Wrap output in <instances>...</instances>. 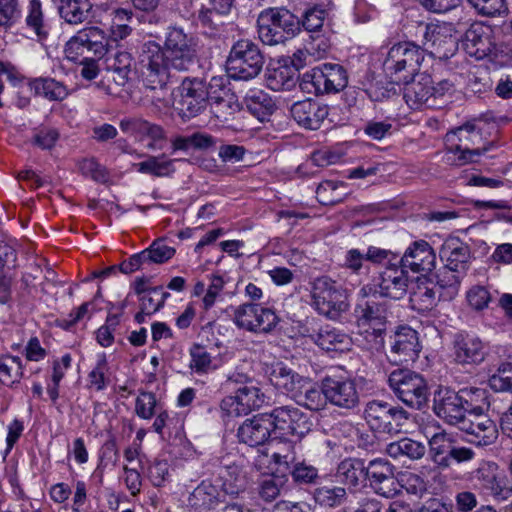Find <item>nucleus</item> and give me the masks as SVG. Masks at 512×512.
Segmentation results:
<instances>
[{"label": "nucleus", "mask_w": 512, "mask_h": 512, "mask_svg": "<svg viewBox=\"0 0 512 512\" xmlns=\"http://www.w3.org/2000/svg\"><path fill=\"white\" fill-rule=\"evenodd\" d=\"M294 400L311 411L324 409L328 400L323 392V379L321 380L320 388L316 387L309 380V384L302 390L301 396L294 397Z\"/></svg>", "instance_id": "obj_44"}, {"label": "nucleus", "mask_w": 512, "mask_h": 512, "mask_svg": "<svg viewBox=\"0 0 512 512\" xmlns=\"http://www.w3.org/2000/svg\"><path fill=\"white\" fill-rule=\"evenodd\" d=\"M244 102L251 114L261 121L271 115L275 108L272 98L262 90H250L245 95Z\"/></svg>", "instance_id": "obj_37"}, {"label": "nucleus", "mask_w": 512, "mask_h": 512, "mask_svg": "<svg viewBox=\"0 0 512 512\" xmlns=\"http://www.w3.org/2000/svg\"><path fill=\"white\" fill-rule=\"evenodd\" d=\"M491 29L476 23L465 32L463 45L467 53L482 59L493 51V43L490 38Z\"/></svg>", "instance_id": "obj_28"}, {"label": "nucleus", "mask_w": 512, "mask_h": 512, "mask_svg": "<svg viewBox=\"0 0 512 512\" xmlns=\"http://www.w3.org/2000/svg\"><path fill=\"white\" fill-rule=\"evenodd\" d=\"M268 378L275 388L282 390L293 399L301 396L302 390L309 384V378L301 376L281 362L270 367Z\"/></svg>", "instance_id": "obj_22"}, {"label": "nucleus", "mask_w": 512, "mask_h": 512, "mask_svg": "<svg viewBox=\"0 0 512 512\" xmlns=\"http://www.w3.org/2000/svg\"><path fill=\"white\" fill-rule=\"evenodd\" d=\"M438 299L435 286L422 281L418 282L410 294L411 306L419 312L432 310L437 305Z\"/></svg>", "instance_id": "obj_38"}, {"label": "nucleus", "mask_w": 512, "mask_h": 512, "mask_svg": "<svg viewBox=\"0 0 512 512\" xmlns=\"http://www.w3.org/2000/svg\"><path fill=\"white\" fill-rule=\"evenodd\" d=\"M378 295L391 299H401L408 289L406 270L400 265L390 264L379 275L377 282Z\"/></svg>", "instance_id": "obj_24"}, {"label": "nucleus", "mask_w": 512, "mask_h": 512, "mask_svg": "<svg viewBox=\"0 0 512 512\" xmlns=\"http://www.w3.org/2000/svg\"><path fill=\"white\" fill-rule=\"evenodd\" d=\"M326 16V10L320 5H315L304 12L300 26L309 32L318 31L322 28Z\"/></svg>", "instance_id": "obj_55"}, {"label": "nucleus", "mask_w": 512, "mask_h": 512, "mask_svg": "<svg viewBox=\"0 0 512 512\" xmlns=\"http://www.w3.org/2000/svg\"><path fill=\"white\" fill-rule=\"evenodd\" d=\"M275 464L288 469L298 459L295 451V444L291 441L284 442L277 451L272 454Z\"/></svg>", "instance_id": "obj_60"}, {"label": "nucleus", "mask_w": 512, "mask_h": 512, "mask_svg": "<svg viewBox=\"0 0 512 512\" xmlns=\"http://www.w3.org/2000/svg\"><path fill=\"white\" fill-rule=\"evenodd\" d=\"M214 481L224 494L230 496L239 495L247 486L246 475L236 464L219 467Z\"/></svg>", "instance_id": "obj_29"}, {"label": "nucleus", "mask_w": 512, "mask_h": 512, "mask_svg": "<svg viewBox=\"0 0 512 512\" xmlns=\"http://www.w3.org/2000/svg\"><path fill=\"white\" fill-rule=\"evenodd\" d=\"M190 357L189 367L197 374H207L217 369L212 356L202 345L194 344L190 348Z\"/></svg>", "instance_id": "obj_47"}, {"label": "nucleus", "mask_w": 512, "mask_h": 512, "mask_svg": "<svg viewBox=\"0 0 512 512\" xmlns=\"http://www.w3.org/2000/svg\"><path fill=\"white\" fill-rule=\"evenodd\" d=\"M459 429L470 436V443L481 447L495 443L498 438L496 424L487 415L466 417Z\"/></svg>", "instance_id": "obj_23"}, {"label": "nucleus", "mask_w": 512, "mask_h": 512, "mask_svg": "<svg viewBox=\"0 0 512 512\" xmlns=\"http://www.w3.org/2000/svg\"><path fill=\"white\" fill-rule=\"evenodd\" d=\"M23 377L21 359L17 356L6 355L0 358V382L4 385L18 383Z\"/></svg>", "instance_id": "obj_46"}, {"label": "nucleus", "mask_w": 512, "mask_h": 512, "mask_svg": "<svg viewBox=\"0 0 512 512\" xmlns=\"http://www.w3.org/2000/svg\"><path fill=\"white\" fill-rule=\"evenodd\" d=\"M92 4L89 0H60L59 14L69 24H80L87 20Z\"/></svg>", "instance_id": "obj_36"}, {"label": "nucleus", "mask_w": 512, "mask_h": 512, "mask_svg": "<svg viewBox=\"0 0 512 512\" xmlns=\"http://www.w3.org/2000/svg\"><path fill=\"white\" fill-rule=\"evenodd\" d=\"M465 404L468 405V401L464 400L462 395L447 388L440 389L434 397L433 410L438 417L459 428L465 419Z\"/></svg>", "instance_id": "obj_16"}, {"label": "nucleus", "mask_w": 512, "mask_h": 512, "mask_svg": "<svg viewBox=\"0 0 512 512\" xmlns=\"http://www.w3.org/2000/svg\"><path fill=\"white\" fill-rule=\"evenodd\" d=\"M196 57L193 37L182 28H168L163 46L155 41H148L141 46L139 63L146 86L152 90L166 87L174 77L172 70L188 71Z\"/></svg>", "instance_id": "obj_1"}, {"label": "nucleus", "mask_w": 512, "mask_h": 512, "mask_svg": "<svg viewBox=\"0 0 512 512\" xmlns=\"http://www.w3.org/2000/svg\"><path fill=\"white\" fill-rule=\"evenodd\" d=\"M423 30V48L439 59L449 58L457 49L456 38L437 25L420 26Z\"/></svg>", "instance_id": "obj_19"}, {"label": "nucleus", "mask_w": 512, "mask_h": 512, "mask_svg": "<svg viewBox=\"0 0 512 512\" xmlns=\"http://www.w3.org/2000/svg\"><path fill=\"white\" fill-rule=\"evenodd\" d=\"M179 99L176 109L184 120H189L201 114L207 107L209 92L202 78H185L178 88Z\"/></svg>", "instance_id": "obj_8"}, {"label": "nucleus", "mask_w": 512, "mask_h": 512, "mask_svg": "<svg viewBox=\"0 0 512 512\" xmlns=\"http://www.w3.org/2000/svg\"><path fill=\"white\" fill-rule=\"evenodd\" d=\"M265 402V394L252 383L238 387L235 395L225 397L221 402V409L228 416L238 417L260 409Z\"/></svg>", "instance_id": "obj_14"}, {"label": "nucleus", "mask_w": 512, "mask_h": 512, "mask_svg": "<svg viewBox=\"0 0 512 512\" xmlns=\"http://www.w3.org/2000/svg\"><path fill=\"white\" fill-rule=\"evenodd\" d=\"M323 392L330 404L343 410H354L360 404L357 384L349 378L324 377Z\"/></svg>", "instance_id": "obj_12"}, {"label": "nucleus", "mask_w": 512, "mask_h": 512, "mask_svg": "<svg viewBox=\"0 0 512 512\" xmlns=\"http://www.w3.org/2000/svg\"><path fill=\"white\" fill-rule=\"evenodd\" d=\"M338 184L334 181H325L318 185L316 197L322 205H334L342 200V195L337 192Z\"/></svg>", "instance_id": "obj_58"}, {"label": "nucleus", "mask_w": 512, "mask_h": 512, "mask_svg": "<svg viewBox=\"0 0 512 512\" xmlns=\"http://www.w3.org/2000/svg\"><path fill=\"white\" fill-rule=\"evenodd\" d=\"M272 422L268 413H260L246 419L237 429L239 442L250 447L264 445L271 436Z\"/></svg>", "instance_id": "obj_18"}, {"label": "nucleus", "mask_w": 512, "mask_h": 512, "mask_svg": "<svg viewBox=\"0 0 512 512\" xmlns=\"http://www.w3.org/2000/svg\"><path fill=\"white\" fill-rule=\"evenodd\" d=\"M59 138V133L54 128L41 127L37 129L32 138V144L41 149H51Z\"/></svg>", "instance_id": "obj_62"}, {"label": "nucleus", "mask_w": 512, "mask_h": 512, "mask_svg": "<svg viewBox=\"0 0 512 512\" xmlns=\"http://www.w3.org/2000/svg\"><path fill=\"white\" fill-rule=\"evenodd\" d=\"M25 23L27 29L31 30L39 39H45L48 36V27L44 20L40 0H30Z\"/></svg>", "instance_id": "obj_43"}, {"label": "nucleus", "mask_w": 512, "mask_h": 512, "mask_svg": "<svg viewBox=\"0 0 512 512\" xmlns=\"http://www.w3.org/2000/svg\"><path fill=\"white\" fill-rule=\"evenodd\" d=\"M293 119L306 129L317 130L328 116V106L306 99L295 102L290 109Z\"/></svg>", "instance_id": "obj_25"}, {"label": "nucleus", "mask_w": 512, "mask_h": 512, "mask_svg": "<svg viewBox=\"0 0 512 512\" xmlns=\"http://www.w3.org/2000/svg\"><path fill=\"white\" fill-rule=\"evenodd\" d=\"M106 43L101 29L90 27L79 31L65 45L66 57L74 62L93 57L101 58L106 53Z\"/></svg>", "instance_id": "obj_9"}, {"label": "nucleus", "mask_w": 512, "mask_h": 512, "mask_svg": "<svg viewBox=\"0 0 512 512\" xmlns=\"http://www.w3.org/2000/svg\"><path fill=\"white\" fill-rule=\"evenodd\" d=\"M174 160L167 159L164 154L160 156H148L145 161L134 164L138 172L151 174L155 177H164L171 175L175 168Z\"/></svg>", "instance_id": "obj_42"}, {"label": "nucleus", "mask_w": 512, "mask_h": 512, "mask_svg": "<svg viewBox=\"0 0 512 512\" xmlns=\"http://www.w3.org/2000/svg\"><path fill=\"white\" fill-rule=\"evenodd\" d=\"M325 69L328 94L337 93L347 86L348 76L343 66L339 64L325 63Z\"/></svg>", "instance_id": "obj_51"}, {"label": "nucleus", "mask_w": 512, "mask_h": 512, "mask_svg": "<svg viewBox=\"0 0 512 512\" xmlns=\"http://www.w3.org/2000/svg\"><path fill=\"white\" fill-rule=\"evenodd\" d=\"M79 169L83 175L97 182H105L107 180L108 175L106 169L94 158L82 160L79 164Z\"/></svg>", "instance_id": "obj_64"}, {"label": "nucleus", "mask_w": 512, "mask_h": 512, "mask_svg": "<svg viewBox=\"0 0 512 512\" xmlns=\"http://www.w3.org/2000/svg\"><path fill=\"white\" fill-rule=\"evenodd\" d=\"M106 67L111 73L112 80L120 87L127 85L136 75L133 57L127 51H117L107 57Z\"/></svg>", "instance_id": "obj_30"}, {"label": "nucleus", "mask_w": 512, "mask_h": 512, "mask_svg": "<svg viewBox=\"0 0 512 512\" xmlns=\"http://www.w3.org/2000/svg\"><path fill=\"white\" fill-rule=\"evenodd\" d=\"M363 331L359 333L362 339L357 341L367 350L379 351L384 345L385 327L382 326H366L362 327Z\"/></svg>", "instance_id": "obj_50"}, {"label": "nucleus", "mask_w": 512, "mask_h": 512, "mask_svg": "<svg viewBox=\"0 0 512 512\" xmlns=\"http://www.w3.org/2000/svg\"><path fill=\"white\" fill-rule=\"evenodd\" d=\"M364 461L358 458H347L340 462L337 467V476L349 487H358L366 480Z\"/></svg>", "instance_id": "obj_35"}, {"label": "nucleus", "mask_w": 512, "mask_h": 512, "mask_svg": "<svg viewBox=\"0 0 512 512\" xmlns=\"http://www.w3.org/2000/svg\"><path fill=\"white\" fill-rule=\"evenodd\" d=\"M286 478L275 474L264 476L258 485L259 496L267 502L275 500L283 489Z\"/></svg>", "instance_id": "obj_48"}, {"label": "nucleus", "mask_w": 512, "mask_h": 512, "mask_svg": "<svg viewBox=\"0 0 512 512\" xmlns=\"http://www.w3.org/2000/svg\"><path fill=\"white\" fill-rule=\"evenodd\" d=\"M468 3L481 15L495 16L506 12V0H467Z\"/></svg>", "instance_id": "obj_57"}, {"label": "nucleus", "mask_w": 512, "mask_h": 512, "mask_svg": "<svg viewBox=\"0 0 512 512\" xmlns=\"http://www.w3.org/2000/svg\"><path fill=\"white\" fill-rule=\"evenodd\" d=\"M466 299L471 309L482 311L488 308L492 296L487 287L474 285L467 291Z\"/></svg>", "instance_id": "obj_54"}, {"label": "nucleus", "mask_w": 512, "mask_h": 512, "mask_svg": "<svg viewBox=\"0 0 512 512\" xmlns=\"http://www.w3.org/2000/svg\"><path fill=\"white\" fill-rule=\"evenodd\" d=\"M107 361L104 356L100 357L96 366L88 375L89 387L94 388L96 391L105 389L107 385Z\"/></svg>", "instance_id": "obj_59"}, {"label": "nucleus", "mask_w": 512, "mask_h": 512, "mask_svg": "<svg viewBox=\"0 0 512 512\" xmlns=\"http://www.w3.org/2000/svg\"><path fill=\"white\" fill-rule=\"evenodd\" d=\"M312 304L328 318L335 319L349 307L345 290L328 276H320L311 282Z\"/></svg>", "instance_id": "obj_7"}, {"label": "nucleus", "mask_w": 512, "mask_h": 512, "mask_svg": "<svg viewBox=\"0 0 512 512\" xmlns=\"http://www.w3.org/2000/svg\"><path fill=\"white\" fill-rule=\"evenodd\" d=\"M425 54L422 47L413 42H399L393 45L383 62V69L391 82L407 83L419 70Z\"/></svg>", "instance_id": "obj_2"}, {"label": "nucleus", "mask_w": 512, "mask_h": 512, "mask_svg": "<svg viewBox=\"0 0 512 512\" xmlns=\"http://www.w3.org/2000/svg\"><path fill=\"white\" fill-rule=\"evenodd\" d=\"M441 260L450 269L458 273H466L472 258L468 244L457 237H450L444 241L440 249Z\"/></svg>", "instance_id": "obj_26"}, {"label": "nucleus", "mask_w": 512, "mask_h": 512, "mask_svg": "<svg viewBox=\"0 0 512 512\" xmlns=\"http://www.w3.org/2000/svg\"><path fill=\"white\" fill-rule=\"evenodd\" d=\"M313 497L320 506L335 508L343 505L347 501L348 495L343 487L322 485L314 490Z\"/></svg>", "instance_id": "obj_41"}, {"label": "nucleus", "mask_w": 512, "mask_h": 512, "mask_svg": "<svg viewBox=\"0 0 512 512\" xmlns=\"http://www.w3.org/2000/svg\"><path fill=\"white\" fill-rule=\"evenodd\" d=\"M404 99L412 109H420L422 106L434 107L432 99L433 80L429 75H420L418 80L405 83Z\"/></svg>", "instance_id": "obj_27"}, {"label": "nucleus", "mask_w": 512, "mask_h": 512, "mask_svg": "<svg viewBox=\"0 0 512 512\" xmlns=\"http://www.w3.org/2000/svg\"><path fill=\"white\" fill-rule=\"evenodd\" d=\"M299 86L303 92L308 94H328L325 64L305 72Z\"/></svg>", "instance_id": "obj_40"}, {"label": "nucleus", "mask_w": 512, "mask_h": 512, "mask_svg": "<svg viewBox=\"0 0 512 512\" xmlns=\"http://www.w3.org/2000/svg\"><path fill=\"white\" fill-rule=\"evenodd\" d=\"M400 265L413 273H429L436 265V254L424 240L412 242L400 259Z\"/></svg>", "instance_id": "obj_20"}, {"label": "nucleus", "mask_w": 512, "mask_h": 512, "mask_svg": "<svg viewBox=\"0 0 512 512\" xmlns=\"http://www.w3.org/2000/svg\"><path fill=\"white\" fill-rule=\"evenodd\" d=\"M156 407L155 395L151 392H141L136 399V414L143 419H150Z\"/></svg>", "instance_id": "obj_63"}, {"label": "nucleus", "mask_w": 512, "mask_h": 512, "mask_svg": "<svg viewBox=\"0 0 512 512\" xmlns=\"http://www.w3.org/2000/svg\"><path fill=\"white\" fill-rule=\"evenodd\" d=\"M425 452L426 447L422 442L408 437L391 442L386 446V453L394 459L407 457L410 460H419L425 455Z\"/></svg>", "instance_id": "obj_34"}, {"label": "nucleus", "mask_w": 512, "mask_h": 512, "mask_svg": "<svg viewBox=\"0 0 512 512\" xmlns=\"http://www.w3.org/2000/svg\"><path fill=\"white\" fill-rule=\"evenodd\" d=\"M233 320L238 328L255 333H268L276 327L279 318L270 308L244 303L235 309Z\"/></svg>", "instance_id": "obj_10"}, {"label": "nucleus", "mask_w": 512, "mask_h": 512, "mask_svg": "<svg viewBox=\"0 0 512 512\" xmlns=\"http://www.w3.org/2000/svg\"><path fill=\"white\" fill-rule=\"evenodd\" d=\"M258 37L265 45H278L300 32V20L285 8H268L257 19Z\"/></svg>", "instance_id": "obj_3"}, {"label": "nucleus", "mask_w": 512, "mask_h": 512, "mask_svg": "<svg viewBox=\"0 0 512 512\" xmlns=\"http://www.w3.org/2000/svg\"><path fill=\"white\" fill-rule=\"evenodd\" d=\"M388 385L394 395L409 408L422 410L427 406L429 387L421 374L398 368L389 374Z\"/></svg>", "instance_id": "obj_4"}, {"label": "nucleus", "mask_w": 512, "mask_h": 512, "mask_svg": "<svg viewBox=\"0 0 512 512\" xmlns=\"http://www.w3.org/2000/svg\"><path fill=\"white\" fill-rule=\"evenodd\" d=\"M366 480L378 495L393 498L400 493V484L394 474V467L387 460L374 459L367 465Z\"/></svg>", "instance_id": "obj_13"}, {"label": "nucleus", "mask_w": 512, "mask_h": 512, "mask_svg": "<svg viewBox=\"0 0 512 512\" xmlns=\"http://www.w3.org/2000/svg\"><path fill=\"white\" fill-rule=\"evenodd\" d=\"M315 343L326 351H344L349 348L351 339L340 330L326 325L319 329Z\"/></svg>", "instance_id": "obj_33"}, {"label": "nucleus", "mask_w": 512, "mask_h": 512, "mask_svg": "<svg viewBox=\"0 0 512 512\" xmlns=\"http://www.w3.org/2000/svg\"><path fill=\"white\" fill-rule=\"evenodd\" d=\"M453 355L460 365H479L488 355V347L474 334L457 333L453 340Z\"/></svg>", "instance_id": "obj_15"}, {"label": "nucleus", "mask_w": 512, "mask_h": 512, "mask_svg": "<svg viewBox=\"0 0 512 512\" xmlns=\"http://www.w3.org/2000/svg\"><path fill=\"white\" fill-rule=\"evenodd\" d=\"M411 414L400 405L371 400L364 409V419L376 432L396 435L407 427Z\"/></svg>", "instance_id": "obj_6"}, {"label": "nucleus", "mask_w": 512, "mask_h": 512, "mask_svg": "<svg viewBox=\"0 0 512 512\" xmlns=\"http://www.w3.org/2000/svg\"><path fill=\"white\" fill-rule=\"evenodd\" d=\"M288 469L293 481L300 485L315 483L318 478V469L304 460L299 461L297 459Z\"/></svg>", "instance_id": "obj_52"}, {"label": "nucleus", "mask_w": 512, "mask_h": 512, "mask_svg": "<svg viewBox=\"0 0 512 512\" xmlns=\"http://www.w3.org/2000/svg\"><path fill=\"white\" fill-rule=\"evenodd\" d=\"M355 313L359 327H385L390 313V302L374 292L370 297L364 298L357 304Z\"/></svg>", "instance_id": "obj_17"}, {"label": "nucleus", "mask_w": 512, "mask_h": 512, "mask_svg": "<svg viewBox=\"0 0 512 512\" xmlns=\"http://www.w3.org/2000/svg\"><path fill=\"white\" fill-rule=\"evenodd\" d=\"M119 126L123 133L134 136L140 141L145 137L153 141H162L165 139V131L160 125L151 123L142 118H123Z\"/></svg>", "instance_id": "obj_32"}, {"label": "nucleus", "mask_w": 512, "mask_h": 512, "mask_svg": "<svg viewBox=\"0 0 512 512\" xmlns=\"http://www.w3.org/2000/svg\"><path fill=\"white\" fill-rule=\"evenodd\" d=\"M488 385L495 392L512 393V363H502L488 379Z\"/></svg>", "instance_id": "obj_49"}, {"label": "nucleus", "mask_w": 512, "mask_h": 512, "mask_svg": "<svg viewBox=\"0 0 512 512\" xmlns=\"http://www.w3.org/2000/svg\"><path fill=\"white\" fill-rule=\"evenodd\" d=\"M264 56L259 46L250 39L236 41L229 52L226 69L234 80H251L260 74Z\"/></svg>", "instance_id": "obj_5"}, {"label": "nucleus", "mask_w": 512, "mask_h": 512, "mask_svg": "<svg viewBox=\"0 0 512 512\" xmlns=\"http://www.w3.org/2000/svg\"><path fill=\"white\" fill-rule=\"evenodd\" d=\"M273 430L282 437H304L312 427L307 414L292 405L279 406L270 413Z\"/></svg>", "instance_id": "obj_11"}, {"label": "nucleus", "mask_w": 512, "mask_h": 512, "mask_svg": "<svg viewBox=\"0 0 512 512\" xmlns=\"http://www.w3.org/2000/svg\"><path fill=\"white\" fill-rule=\"evenodd\" d=\"M32 86L37 95L43 96L51 101H62L68 96L67 88L52 78L35 79Z\"/></svg>", "instance_id": "obj_45"}, {"label": "nucleus", "mask_w": 512, "mask_h": 512, "mask_svg": "<svg viewBox=\"0 0 512 512\" xmlns=\"http://www.w3.org/2000/svg\"><path fill=\"white\" fill-rule=\"evenodd\" d=\"M465 275L466 273H458L454 271V269H450L447 265H444L436 275L437 284L440 288H451L454 293H456L457 288Z\"/></svg>", "instance_id": "obj_61"}, {"label": "nucleus", "mask_w": 512, "mask_h": 512, "mask_svg": "<svg viewBox=\"0 0 512 512\" xmlns=\"http://www.w3.org/2000/svg\"><path fill=\"white\" fill-rule=\"evenodd\" d=\"M297 79L295 70L287 65L268 69L266 74L267 87L273 91L290 90L295 86Z\"/></svg>", "instance_id": "obj_39"}, {"label": "nucleus", "mask_w": 512, "mask_h": 512, "mask_svg": "<svg viewBox=\"0 0 512 512\" xmlns=\"http://www.w3.org/2000/svg\"><path fill=\"white\" fill-rule=\"evenodd\" d=\"M472 480L496 499H507L511 490L503 486L496 469L487 463L481 464L472 473Z\"/></svg>", "instance_id": "obj_31"}, {"label": "nucleus", "mask_w": 512, "mask_h": 512, "mask_svg": "<svg viewBox=\"0 0 512 512\" xmlns=\"http://www.w3.org/2000/svg\"><path fill=\"white\" fill-rule=\"evenodd\" d=\"M365 258V253L359 249H349L345 254L343 267L358 275L368 273L369 265Z\"/></svg>", "instance_id": "obj_56"}, {"label": "nucleus", "mask_w": 512, "mask_h": 512, "mask_svg": "<svg viewBox=\"0 0 512 512\" xmlns=\"http://www.w3.org/2000/svg\"><path fill=\"white\" fill-rule=\"evenodd\" d=\"M420 352L418 333L410 327H402L394 335L388 358L394 364L414 362Z\"/></svg>", "instance_id": "obj_21"}, {"label": "nucleus", "mask_w": 512, "mask_h": 512, "mask_svg": "<svg viewBox=\"0 0 512 512\" xmlns=\"http://www.w3.org/2000/svg\"><path fill=\"white\" fill-rule=\"evenodd\" d=\"M149 263L162 264L171 259L175 249L168 246L163 239L153 241L149 248L143 250Z\"/></svg>", "instance_id": "obj_53"}]
</instances>
